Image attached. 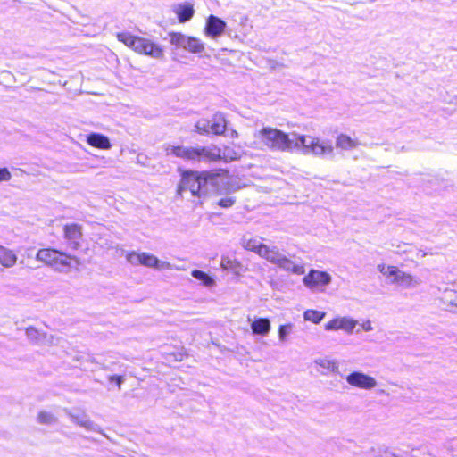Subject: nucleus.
<instances>
[{"label":"nucleus","instance_id":"1","mask_svg":"<svg viewBox=\"0 0 457 457\" xmlns=\"http://www.w3.org/2000/svg\"><path fill=\"white\" fill-rule=\"evenodd\" d=\"M166 154L187 162L208 163L220 161L228 162L237 160L238 157L236 152L228 151V147H225L222 151L215 145L209 146L170 145L166 148Z\"/></svg>","mask_w":457,"mask_h":457},{"label":"nucleus","instance_id":"2","mask_svg":"<svg viewBox=\"0 0 457 457\" xmlns=\"http://www.w3.org/2000/svg\"><path fill=\"white\" fill-rule=\"evenodd\" d=\"M228 175V170L221 168L202 171L181 170L176 194L179 196H182L184 191L189 190L194 196L198 198L204 197L208 192V181L213 180L218 177H227Z\"/></svg>","mask_w":457,"mask_h":457},{"label":"nucleus","instance_id":"3","mask_svg":"<svg viewBox=\"0 0 457 457\" xmlns=\"http://www.w3.org/2000/svg\"><path fill=\"white\" fill-rule=\"evenodd\" d=\"M36 260L45 266L59 270H69L81 264L78 256L54 247L38 249L36 253Z\"/></svg>","mask_w":457,"mask_h":457},{"label":"nucleus","instance_id":"4","mask_svg":"<svg viewBox=\"0 0 457 457\" xmlns=\"http://www.w3.org/2000/svg\"><path fill=\"white\" fill-rule=\"evenodd\" d=\"M260 143L270 149L286 151L291 147L288 135L273 128H262L258 132Z\"/></svg>","mask_w":457,"mask_h":457},{"label":"nucleus","instance_id":"5","mask_svg":"<svg viewBox=\"0 0 457 457\" xmlns=\"http://www.w3.org/2000/svg\"><path fill=\"white\" fill-rule=\"evenodd\" d=\"M304 150L315 155H326L333 152V145L328 141L321 140L315 137H307L304 135L298 136L296 138Z\"/></svg>","mask_w":457,"mask_h":457},{"label":"nucleus","instance_id":"6","mask_svg":"<svg viewBox=\"0 0 457 457\" xmlns=\"http://www.w3.org/2000/svg\"><path fill=\"white\" fill-rule=\"evenodd\" d=\"M378 270L387 278L393 277L392 281L397 285L411 287L415 282L412 275L400 270L396 266L382 263L378 266Z\"/></svg>","mask_w":457,"mask_h":457},{"label":"nucleus","instance_id":"7","mask_svg":"<svg viewBox=\"0 0 457 457\" xmlns=\"http://www.w3.org/2000/svg\"><path fill=\"white\" fill-rule=\"evenodd\" d=\"M116 37L120 42L132 49L135 53L142 55L145 50H146V44L149 40V38L133 35L128 31L117 33Z\"/></svg>","mask_w":457,"mask_h":457},{"label":"nucleus","instance_id":"8","mask_svg":"<svg viewBox=\"0 0 457 457\" xmlns=\"http://www.w3.org/2000/svg\"><path fill=\"white\" fill-rule=\"evenodd\" d=\"M330 281L331 277L328 272L318 270H311L303 278L304 285L312 289L323 287Z\"/></svg>","mask_w":457,"mask_h":457},{"label":"nucleus","instance_id":"9","mask_svg":"<svg viewBox=\"0 0 457 457\" xmlns=\"http://www.w3.org/2000/svg\"><path fill=\"white\" fill-rule=\"evenodd\" d=\"M63 237L68 242L69 246L77 250L80 247L79 240L82 237V227L77 223L65 224L62 228Z\"/></svg>","mask_w":457,"mask_h":457},{"label":"nucleus","instance_id":"10","mask_svg":"<svg viewBox=\"0 0 457 457\" xmlns=\"http://www.w3.org/2000/svg\"><path fill=\"white\" fill-rule=\"evenodd\" d=\"M349 385L361 389H371L376 386L377 382L374 378L361 372H352L346 377Z\"/></svg>","mask_w":457,"mask_h":457},{"label":"nucleus","instance_id":"11","mask_svg":"<svg viewBox=\"0 0 457 457\" xmlns=\"http://www.w3.org/2000/svg\"><path fill=\"white\" fill-rule=\"evenodd\" d=\"M226 29V22L220 18L211 14L205 23L204 33L212 38L220 36Z\"/></svg>","mask_w":457,"mask_h":457},{"label":"nucleus","instance_id":"12","mask_svg":"<svg viewBox=\"0 0 457 457\" xmlns=\"http://www.w3.org/2000/svg\"><path fill=\"white\" fill-rule=\"evenodd\" d=\"M357 322L346 317L334 318L325 324L327 330H338L343 329L351 332L356 326Z\"/></svg>","mask_w":457,"mask_h":457},{"label":"nucleus","instance_id":"13","mask_svg":"<svg viewBox=\"0 0 457 457\" xmlns=\"http://www.w3.org/2000/svg\"><path fill=\"white\" fill-rule=\"evenodd\" d=\"M257 254L272 263H281L283 262H289L287 258L283 257L279 254L278 249L277 247H270L265 244H262L261 245Z\"/></svg>","mask_w":457,"mask_h":457},{"label":"nucleus","instance_id":"14","mask_svg":"<svg viewBox=\"0 0 457 457\" xmlns=\"http://www.w3.org/2000/svg\"><path fill=\"white\" fill-rule=\"evenodd\" d=\"M129 260L131 262H137L141 265L149 267V268H155L159 264V260L156 256L146 253H131L129 254Z\"/></svg>","mask_w":457,"mask_h":457},{"label":"nucleus","instance_id":"15","mask_svg":"<svg viewBox=\"0 0 457 457\" xmlns=\"http://www.w3.org/2000/svg\"><path fill=\"white\" fill-rule=\"evenodd\" d=\"M87 144L95 148L108 150L112 147L109 138L100 133H91L87 137Z\"/></svg>","mask_w":457,"mask_h":457},{"label":"nucleus","instance_id":"16","mask_svg":"<svg viewBox=\"0 0 457 457\" xmlns=\"http://www.w3.org/2000/svg\"><path fill=\"white\" fill-rule=\"evenodd\" d=\"M174 12L180 23H185L190 21L195 14L194 6L188 2L177 5Z\"/></svg>","mask_w":457,"mask_h":457},{"label":"nucleus","instance_id":"17","mask_svg":"<svg viewBox=\"0 0 457 457\" xmlns=\"http://www.w3.org/2000/svg\"><path fill=\"white\" fill-rule=\"evenodd\" d=\"M209 129L214 135H222L227 129V120L222 114H214L209 122Z\"/></svg>","mask_w":457,"mask_h":457},{"label":"nucleus","instance_id":"18","mask_svg":"<svg viewBox=\"0 0 457 457\" xmlns=\"http://www.w3.org/2000/svg\"><path fill=\"white\" fill-rule=\"evenodd\" d=\"M17 255L14 251L0 245V263L5 268L13 267L17 262Z\"/></svg>","mask_w":457,"mask_h":457},{"label":"nucleus","instance_id":"19","mask_svg":"<svg viewBox=\"0 0 457 457\" xmlns=\"http://www.w3.org/2000/svg\"><path fill=\"white\" fill-rule=\"evenodd\" d=\"M183 48L193 54L203 53L205 49L204 44L197 37H187Z\"/></svg>","mask_w":457,"mask_h":457},{"label":"nucleus","instance_id":"20","mask_svg":"<svg viewBox=\"0 0 457 457\" xmlns=\"http://www.w3.org/2000/svg\"><path fill=\"white\" fill-rule=\"evenodd\" d=\"M336 145L340 149L350 150L358 146L359 142L356 138H352L346 134H340L337 137Z\"/></svg>","mask_w":457,"mask_h":457},{"label":"nucleus","instance_id":"21","mask_svg":"<svg viewBox=\"0 0 457 457\" xmlns=\"http://www.w3.org/2000/svg\"><path fill=\"white\" fill-rule=\"evenodd\" d=\"M253 334L266 335L270 329V323L267 318H259L254 320L251 324Z\"/></svg>","mask_w":457,"mask_h":457},{"label":"nucleus","instance_id":"22","mask_svg":"<svg viewBox=\"0 0 457 457\" xmlns=\"http://www.w3.org/2000/svg\"><path fill=\"white\" fill-rule=\"evenodd\" d=\"M145 48L146 50H145L143 55H148L154 59H162L164 56L163 48L151 39L148 40Z\"/></svg>","mask_w":457,"mask_h":457},{"label":"nucleus","instance_id":"23","mask_svg":"<svg viewBox=\"0 0 457 457\" xmlns=\"http://www.w3.org/2000/svg\"><path fill=\"white\" fill-rule=\"evenodd\" d=\"M191 275L197 280L201 281L202 284L206 287H212L214 284V280L212 279V278L210 277L207 273L204 272L203 270H193Z\"/></svg>","mask_w":457,"mask_h":457},{"label":"nucleus","instance_id":"24","mask_svg":"<svg viewBox=\"0 0 457 457\" xmlns=\"http://www.w3.org/2000/svg\"><path fill=\"white\" fill-rule=\"evenodd\" d=\"M325 313L316 310H307L304 312V319L310 320L315 324H318L324 318Z\"/></svg>","mask_w":457,"mask_h":457},{"label":"nucleus","instance_id":"25","mask_svg":"<svg viewBox=\"0 0 457 457\" xmlns=\"http://www.w3.org/2000/svg\"><path fill=\"white\" fill-rule=\"evenodd\" d=\"M169 36L170 42L171 45L180 46L183 48V45L185 44L187 37L184 36L180 32H170Z\"/></svg>","mask_w":457,"mask_h":457},{"label":"nucleus","instance_id":"26","mask_svg":"<svg viewBox=\"0 0 457 457\" xmlns=\"http://www.w3.org/2000/svg\"><path fill=\"white\" fill-rule=\"evenodd\" d=\"M37 419L41 424H51L55 420L54 416L46 411H40L38 413Z\"/></svg>","mask_w":457,"mask_h":457},{"label":"nucleus","instance_id":"27","mask_svg":"<svg viewBox=\"0 0 457 457\" xmlns=\"http://www.w3.org/2000/svg\"><path fill=\"white\" fill-rule=\"evenodd\" d=\"M262 243L258 242L256 239L251 238L245 242V249L258 253V250L260 249Z\"/></svg>","mask_w":457,"mask_h":457},{"label":"nucleus","instance_id":"28","mask_svg":"<svg viewBox=\"0 0 457 457\" xmlns=\"http://www.w3.org/2000/svg\"><path fill=\"white\" fill-rule=\"evenodd\" d=\"M236 200L234 197H224L218 201V205L222 208L231 207L235 204Z\"/></svg>","mask_w":457,"mask_h":457},{"label":"nucleus","instance_id":"29","mask_svg":"<svg viewBox=\"0 0 457 457\" xmlns=\"http://www.w3.org/2000/svg\"><path fill=\"white\" fill-rule=\"evenodd\" d=\"M12 178L11 172L7 168H1L0 169V182L2 181H8Z\"/></svg>","mask_w":457,"mask_h":457},{"label":"nucleus","instance_id":"30","mask_svg":"<svg viewBox=\"0 0 457 457\" xmlns=\"http://www.w3.org/2000/svg\"><path fill=\"white\" fill-rule=\"evenodd\" d=\"M123 377L120 375H112L109 377V380L117 385L118 388H120V386L123 382Z\"/></svg>","mask_w":457,"mask_h":457},{"label":"nucleus","instance_id":"31","mask_svg":"<svg viewBox=\"0 0 457 457\" xmlns=\"http://www.w3.org/2000/svg\"><path fill=\"white\" fill-rule=\"evenodd\" d=\"M290 325H281L278 328V335L281 340H284L287 337Z\"/></svg>","mask_w":457,"mask_h":457},{"label":"nucleus","instance_id":"32","mask_svg":"<svg viewBox=\"0 0 457 457\" xmlns=\"http://www.w3.org/2000/svg\"><path fill=\"white\" fill-rule=\"evenodd\" d=\"M292 271L298 275H303L305 272V269L303 265H295L292 268Z\"/></svg>","mask_w":457,"mask_h":457},{"label":"nucleus","instance_id":"33","mask_svg":"<svg viewBox=\"0 0 457 457\" xmlns=\"http://www.w3.org/2000/svg\"><path fill=\"white\" fill-rule=\"evenodd\" d=\"M80 425H81V426H84V427H87V428H88V427L90 426L89 422H87V421H85V422H80Z\"/></svg>","mask_w":457,"mask_h":457}]
</instances>
